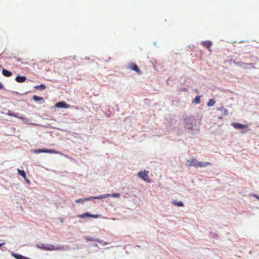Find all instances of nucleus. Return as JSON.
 <instances>
[{"instance_id":"29","label":"nucleus","mask_w":259,"mask_h":259,"mask_svg":"<svg viewBox=\"0 0 259 259\" xmlns=\"http://www.w3.org/2000/svg\"><path fill=\"white\" fill-rule=\"evenodd\" d=\"M4 86L2 83L0 82V89H3Z\"/></svg>"},{"instance_id":"22","label":"nucleus","mask_w":259,"mask_h":259,"mask_svg":"<svg viewBox=\"0 0 259 259\" xmlns=\"http://www.w3.org/2000/svg\"><path fill=\"white\" fill-rule=\"evenodd\" d=\"M89 199V197L84 198V199L80 198V199H77L76 200V203H81V202H84L87 201H90V199Z\"/></svg>"},{"instance_id":"13","label":"nucleus","mask_w":259,"mask_h":259,"mask_svg":"<svg viewBox=\"0 0 259 259\" xmlns=\"http://www.w3.org/2000/svg\"><path fill=\"white\" fill-rule=\"evenodd\" d=\"M15 80L18 82H24L26 80V78L25 76H17Z\"/></svg>"},{"instance_id":"6","label":"nucleus","mask_w":259,"mask_h":259,"mask_svg":"<svg viewBox=\"0 0 259 259\" xmlns=\"http://www.w3.org/2000/svg\"><path fill=\"white\" fill-rule=\"evenodd\" d=\"M198 161L196 158H192L188 160L187 161V165L189 166H194L198 167Z\"/></svg>"},{"instance_id":"9","label":"nucleus","mask_w":259,"mask_h":259,"mask_svg":"<svg viewBox=\"0 0 259 259\" xmlns=\"http://www.w3.org/2000/svg\"><path fill=\"white\" fill-rule=\"evenodd\" d=\"M56 250H61L63 251H68L70 249L69 246L68 245H57L55 246Z\"/></svg>"},{"instance_id":"27","label":"nucleus","mask_w":259,"mask_h":259,"mask_svg":"<svg viewBox=\"0 0 259 259\" xmlns=\"http://www.w3.org/2000/svg\"><path fill=\"white\" fill-rule=\"evenodd\" d=\"M96 242H98L99 243H100L101 244H102V245H106L107 244V243L106 242H105L104 241L102 240H100V239H98V241H96Z\"/></svg>"},{"instance_id":"14","label":"nucleus","mask_w":259,"mask_h":259,"mask_svg":"<svg viewBox=\"0 0 259 259\" xmlns=\"http://www.w3.org/2000/svg\"><path fill=\"white\" fill-rule=\"evenodd\" d=\"M210 165H211V163L209 162L198 161V167H204Z\"/></svg>"},{"instance_id":"11","label":"nucleus","mask_w":259,"mask_h":259,"mask_svg":"<svg viewBox=\"0 0 259 259\" xmlns=\"http://www.w3.org/2000/svg\"><path fill=\"white\" fill-rule=\"evenodd\" d=\"M201 45L203 47L206 48L208 51H211L210 48L212 45V43L210 41H202Z\"/></svg>"},{"instance_id":"23","label":"nucleus","mask_w":259,"mask_h":259,"mask_svg":"<svg viewBox=\"0 0 259 259\" xmlns=\"http://www.w3.org/2000/svg\"><path fill=\"white\" fill-rule=\"evenodd\" d=\"M172 203L176 205H177L178 206H183L184 205L183 202L182 201L177 202L176 201L174 200Z\"/></svg>"},{"instance_id":"3","label":"nucleus","mask_w":259,"mask_h":259,"mask_svg":"<svg viewBox=\"0 0 259 259\" xmlns=\"http://www.w3.org/2000/svg\"><path fill=\"white\" fill-rule=\"evenodd\" d=\"M34 153L35 154H39L40 153H48L51 154H58L60 155H64L63 153L59 151H57L52 149H37L34 151Z\"/></svg>"},{"instance_id":"21","label":"nucleus","mask_w":259,"mask_h":259,"mask_svg":"<svg viewBox=\"0 0 259 259\" xmlns=\"http://www.w3.org/2000/svg\"><path fill=\"white\" fill-rule=\"evenodd\" d=\"M193 102L195 103L196 104H199L200 102V96H196L193 100Z\"/></svg>"},{"instance_id":"28","label":"nucleus","mask_w":259,"mask_h":259,"mask_svg":"<svg viewBox=\"0 0 259 259\" xmlns=\"http://www.w3.org/2000/svg\"><path fill=\"white\" fill-rule=\"evenodd\" d=\"M110 195H111V196L113 197H119L120 196V194L118 193H113L112 194H110Z\"/></svg>"},{"instance_id":"20","label":"nucleus","mask_w":259,"mask_h":259,"mask_svg":"<svg viewBox=\"0 0 259 259\" xmlns=\"http://www.w3.org/2000/svg\"><path fill=\"white\" fill-rule=\"evenodd\" d=\"M46 86L44 84H40L39 85L35 86L34 88L38 90H43L46 89Z\"/></svg>"},{"instance_id":"15","label":"nucleus","mask_w":259,"mask_h":259,"mask_svg":"<svg viewBox=\"0 0 259 259\" xmlns=\"http://www.w3.org/2000/svg\"><path fill=\"white\" fill-rule=\"evenodd\" d=\"M2 74L4 76L6 77H10L12 75V73L5 69H3L2 70Z\"/></svg>"},{"instance_id":"32","label":"nucleus","mask_w":259,"mask_h":259,"mask_svg":"<svg viewBox=\"0 0 259 259\" xmlns=\"http://www.w3.org/2000/svg\"><path fill=\"white\" fill-rule=\"evenodd\" d=\"M3 244H5V243H0V248L1 247V246H2Z\"/></svg>"},{"instance_id":"16","label":"nucleus","mask_w":259,"mask_h":259,"mask_svg":"<svg viewBox=\"0 0 259 259\" xmlns=\"http://www.w3.org/2000/svg\"><path fill=\"white\" fill-rule=\"evenodd\" d=\"M11 255H12V256H13L16 259H25V258L26 257L25 256H24L22 255H21V254H17V253H14V252H13L11 254Z\"/></svg>"},{"instance_id":"33","label":"nucleus","mask_w":259,"mask_h":259,"mask_svg":"<svg viewBox=\"0 0 259 259\" xmlns=\"http://www.w3.org/2000/svg\"><path fill=\"white\" fill-rule=\"evenodd\" d=\"M25 259H31V258H30L27 257H26L25 258Z\"/></svg>"},{"instance_id":"18","label":"nucleus","mask_w":259,"mask_h":259,"mask_svg":"<svg viewBox=\"0 0 259 259\" xmlns=\"http://www.w3.org/2000/svg\"><path fill=\"white\" fill-rule=\"evenodd\" d=\"M215 101L214 99H211L209 100L207 103V105L209 107L212 106L214 105Z\"/></svg>"},{"instance_id":"4","label":"nucleus","mask_w":259,"mask_h":259,"mask_svg":"<svg viewBox=\"0 0 259 259\" xmlns=\"http://www.w3.org/2000/svg\"><path fill=\"white\" fill-rule=\"evenodd\" d=\"M148 171L145 170L144 171H140L138 173L137 176L139 178L143 179L146 182H150V180L148 178Z\"/></svg>"},{"instance_id":"12","label":"nucleus","mask_w":259,"mask_h":259,"mask_svg":"<svg viewBox=\"0 0 259 259\" xmlns=\"http://www.w3.org/2000/svg\"><path fill=\"white\" fill-rule=\"evenodd\" d=\"M55 106H56V107H57L58 108H67L70 107V105L66 104L65 102H58L56 104Z\"/></svg>"},{"instance_id":"35","label":"nucleus","mask_w":259,"mask_h":259,"mask_svg":"<svg viewBox=\"0 0 259 259\" xmlns=\"http://www.w3.org/2000/svg\"><path fill=\"white\" fill-rule=\"evenodd\" d=\"M219 118L221 119V118H222V117H219Z\"/></svg>"},{"instance_id":"17","label":"nucleus","mask_w":259,"mask_h":259,"mask_svg":"<svg viewBox=\"0 0 259 259\" xmlns=\"http://www.w3.org/2000/svg\"><path fill=\"white\" fill-rule=\"evenodd\" d=\"M84 238L85 239V240L88 241H95L96 242V241H98V238H93L90 236H84Z\"/></svg>"},{"instance_id":"30","label":"nucleus","mask_w":259,"mask_h":259,"mask_svg":"<svg viewBox=\"0 0 259 259\" xmlns=\"http://www.w3.org/2000/svg\"><path fill=\"white\" fill-rule=\"evenodd\" d=\"M254 196L255 198H256L257 199H258V200H259V196H257V195H256L254 194Z\"/></svg>"},{"instance_id":"2","label":"nucleus","mask_w":259,"mask_h":259,"mask_svg":"<svg viewBox=\"0 0 259 259\" xmlns=\"http://www.w3.org/2000/svg\"><path fill=\"white\" fill-rule=\"evenodd\" d=\"M231 125L243 134L247 133L249 130L248 124H242L240 123L233 122L231 123Z\"/></svg>"},{"instance_id":"10","label":"nucleus","mask_w":259,"mask_h":259,"mask_svg":"<svg viewBox=\"0 0 259 259\" xmlns=\"http://www.w3.org/2000/svg\"><path fill=\"white\" fill-rule=\"evenodd\" d=\"M8 115L9 116H14V117H17V118L22 119L24 122L26 123L27 124H31L30 120L26 118L24 116H16V114H8Z\"/></svg>"},{"instance_id":"24","label":"nucleus","mask_w":259,"mask_h":259,"mask_svg":"<svg viewBox=\"0 0 259 259\" xmlns=\"http://www.w3.org/2000/svg\"><path fill=\"white\" fill-rule=\"evenodd\" d=\"M32 98L35 101H40L43 100V98L42 97L37 96H33Z\"/></svg>"},{"instance_id":"26","label":"nucleus","mask_w":259,"mask_h":259,"mask_svg":"<svg viewBox=\"0 0 259 259\" xmlns=\"http://www.w3.org/2000/svg\"><path fill=\"white\" fill-rule=\"evenodd\" d=\"M47 250H56L55 245H50L49 246L47 247Z\"/></svg>"},{"instance_id":"8","label":"nucleus","mask_w":259,"mask_h":259,"mask_svg":"<svg viewBox=\"0 0 259 259\" xmlns=\"http://www.w3.org/2000/svg\"><path fill=\"white\" fill-rule=\"evenodd\" d=\"M111 197V195L109 194H105L103 195H99L98 196H91L89 197L88 199H90V200H92L93 199H104L107 198L108 197Z\"/></svg>"},{"instance_id":"19","label":"nucleus","mask_w":259,"mask_h":259,"mask_svg":"<svg viewBox=\"0 0 259 259\" xmlns=\"http://www.w3.org/2000/svg\"><path fill=\"white\" fill-rule=\"evenodd\" d=\"M18 174L22 176L23 178L25 179L26 177V172L23 170H20L19 169H18Z\"/></svg>"},{"instance_id":"25","label":"nucleus","mask_w":259,"mask_h":259,"mask_svg":"<svg viewBox=\"0 0 259 259\" xmlns=\"http://www.w3.org/2000/svg\"><path fill=\"white\" fill-rule=\"evenodd\" d=\"M36 246L42 250H47V247H46L45 244H42L41 245H37Z\"/></svg>"},{"instance_id":"1","label":"nucleus","mask_w":259,"mask_h":259,"mask_svg":"<svg viewBox=\"0 0 259 259\" xmlns=\"http://www.w3.org/2000/svg\"><path fill=\"white\" fill-rule=\"evenodd\" d=\"M200 119L196 118L192 115L187 116L184 121V124L186 128L189 130L192 134H195L198 132L200 127Z\"/></svg>"},{"instance_id":"7","label":"nucleus","mask_w":259,"mask_h":259,"mask_svg":"<svg viewBox=\"0 0 259 259\" xmlns=\"http://www.w3.org/2000/svg\"><path fill=\"white\" fill-rule=\"evenodd\" d=\"M99 215L98 214H91L90 212H87L86 213L78 215V217L79 218L85 219L88 217H92L94 218H98L99 217Z\"/></svg>"},{"instance_id":"31","label":"nucleus","mask_w":259,"mask_h":259,"mask_svg":"<svg viewBox=\"0 0 259 259\" xmlns=\"http://www.w3.org/2000/svg\"><path fill=\"white\" fill-rule=\"evenodd\" d=\"M25 181H26L27 183H28V184L29 183V181L28 179H27L26 178H25Z\"/></svg>"},{"instance_id":"34","label":"nucleus","mask_w":259,"mask_h":259,"mask_svg":"<svg viewBox=\"0 0 259 259\" xmlns=\"http://www.w3.org/2000/svg\"><path fill=\"white\" fill-rule=\"evenodd\" d=\"M20 59H17V61H20Z\"/></svg>"},{"instance_id":"5","label":"nucleus","mask_w":259,"mask_h":259,"mask_svg":"<svg viewBox=\"0 0 259 259\" xmlns=\"http://www.w3.org/2000/svg\"><path fill=\"white\" fill-rule=\"evenodd\" d=\"M128 67L129 69L136 71L139 75L142 74L141 71L140 70L137 65L135 63H132L129 64L128 65Z\"/></svg>"}]
</instances>
